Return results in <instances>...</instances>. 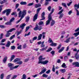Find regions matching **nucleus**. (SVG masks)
Wrapping results in <instances>:
<instances>
[{
  "label": "nucleus",
  "instance_id": "obj_1",
  "mask_svg": "<svg viewBox=\"0 0 79 79\" xmlns=\"http://www.w3.org/2000/svg\"><path fill=\"white\" fill-rule=\"evenodd\" d=\"M54 10H55V9H52L51 12L49 14L48 17V19L46 22V25H48L50 23V22L51 20L50 24L51 26H53L55 24V21L54 20H52V15H51L54 12Z\"/></svg>",
  "mask_w": 79,
  "mask_h": 79
},
{
  "label": "nucleus",
  "instance_id": "obj_2",
  "mask_svg": "<svg viewBox=\"0 0 79 79\" xmlns=\"http://www.w3.org/2000/svg\"><path fill=\"white\" fill-rule=\"evenodd\" d=\"M26 15V10H23L22 12V11L21 10H20V12L19 13V17L20 18L21 17V18L18 20V21H17L16 22V23L17 24H18L22 20V19L23 18L24 16Z\"/></svg>",
  "mask_w": 79,
  "mask_h": 79
},
{
  "label": "nucleus",
  "instance_id": "obj_3",
  "mask_svg": "<svg viewBox=\"0 0 79 79\" xmlns=\"http://www.w3.org/2000/svg\"><path fill=\"white\" fill-rule=\"evenodd\" d=\"M39 61L38 62V64H47L48 63V60H45L42 61V60H45V57L43 58L42 56H40L38 58Z\"/></svg>",
  "mask_w": 79,
  "mask_h": 79
},
{
  "label": "nucleus",
  "instance_id": "obj_4",
  "mask_svg": "<svg viewBox=\"0 0 79 79\" xmlns=\"http://www.w3.org/2000/svg\"><path fill=\"white\" fill-rule=\"evenodd\" d=\"M41 9H42V8H39L36 10V14H35V15L33 17V21H35V20L37 19V18L38 17V15L39 12H40V11Z\"/></svg>",
  "mask_w": 79,
  "mask_h": 79
},
{
  "label": "nucleus",
  "instance_id": "obj_5",
  "mask_svg": "<svg viewBox=\"0 0 79 79\" xmlns=\"http://www.w3.org/2000/svg\"><path fill=\"white\" fill-rule=\"evenodd\" d=\"M16 62H17V64H18L21 65V64H23V61H21V59L20 58H17L14 60V63H16Z\"/></svg>",
  "mask_w": 79,
  "mask_h": 79
},
{
  "label": "nucleus",
  "instance_id": "obj_6",
  "mask_svg": "<svg viewBox=\"0 0 79 79\" xmlns=\"http://www.w3.org/2000/svg\"><path fill=\"white\" fill-rule=\"evenodd\" d=\"M15 30H16L15 28H12L7 31V33L6 35V37H8L10 35V34H11V33H10L9 32H11L12 31H15Z\"/></svg>",
  "mask_w": 79,
  "mask_h": 79
},
{
  "label": "nucleus",
  "instance_id": "obj_7",
  "mask_svg": "<svg viewBox=\"0 0 79 79\" xmlns=\"http://www.w3.org/2000/svg\"><path fill=\"white\" fill-rule=\"evenodd\" d=\"M11 9H6L2 12V14H5L6 12V16H9L11 13Z\"/></svg>",
  "mask_w": 79,
  "mask_h": 79
},
{
  "label": "nucleus",
  "instance_id": "obj_8",
  "mask_svg": "<svg viewBox=\"0 0 79 79\" xmlns=\"http://www.w3.org/2000/svg\"><path fill=\"white\" fill-rule=\"evenodd\" d=\"M8 67L10 68V71L13 70V67L14 66V64L11 63H9L8 64Z\"/></svg>",
  "mask_w": 79,
  "mask_h": 79
},
{
  "label": "nucleus",
  "instance_id": "obj_9",
  "mask_svg": "<svg viewBox=\"0 0 79 79\" xmlns=\"http://www.w3.org/2000/svg\"><path fill=\"white\" fill-rule=\"evenodd\" d=\"M45 12H43L41 14V19H40V21H42V20H44L45 19Z\"/></svg>",
  "mask_w": 79,
  "mask_h": 79
},
{
  "label": "nucleus",
  "instance_id": "obj_10",
  "mask_svg": "<svg viewBox=\"0 0 79 79\" xmlns=\"http://www.w3.org/2000/svg\"><path fill=\"white\" fill-rule=\"evenodd\" d=\"M72 64L73 65H75V67H79V63L77 62H73Z\"/></svg>",
  "mask_w": 79,
  "mask_h": 79
},
{
  "label": "nucleus",
  "instance_id": "obj_11",
  "mask_svg": "<svg viewBox=\"0 0 79 79\" xmlns=\"http://www.w3.org/2000/svg\"><path fill=\"white\" fill-rule=\"evenodd\" d=\"M26 25V24L25 23H23V24H21L20 26L19 27L20 28H21V29L22 30L24 29V27Z\"/></svg>",
  "mask_w": 79,
  "mask_h": 79
},
{
  "label": "nucleus",
  "instance_id": "obj_12",
  "mask_svg": "<svg viewBox=\"0 0 79 79\" xmlns=\"http://www.w3.org/2000/svg\"><path fill=\"white\" fill-rule=\"evenodd\" d=\"M47 71V69L46 68H45L43 70H42L41 72L39 74H44V73H45V72Z\"/></svg>",
  "mask_w": 79,
  "mask_h": 79
},
{
  "label": "nucleus",
  "instance_id": "obj_13",
  "mask_svg": "<svg viewBox=\"0 0 79 79\" xmlns=\"http://www.w3.org/2000/svg\"><path fill=\"white\" fill-rule=\"evenodd\" d=\"M7 58H8L7 56H5L4 58L2 60V61L3 63H6V61H7Z\"/></svg>",
  "mask_w": 79,
  "mask_h": 79
},
{
  "label": "nucleus",
  "instance_id": "obj_14",
  "mask_svg": "<svg viewBox=\"0 0 79 79\" xmlns=\"http://www.w3.org/2000/svg\"><path fill=\"white\" fill-rule=\"evenodd\" d=\"M42 34H41L38 36L37 40H40L42 39Z\"/></svg>",
  "mask_w": 79,
  "mask_h": 79
},
{
  "label": "nucleus",
  "instance_id": "obj_15",
  "mask_svg": "<svg viewBox=\"0 0 79 79\" xmlns=\"http://www.w3.org/2000/svg\"><path fill=\"white\" fill-rule=\"evenodd\" d=\"M75 58L76 60H79V54L76 53L75 55Z\"/></svg>",
  "mask_w": 79,
  "mask_h": 79
},
{
  "label": "nucleus",
  "instance_id": "obj_16",
  "mask_svg": "<svg viewBox=\"0 0 79 79\" xmlns=\"http://www.w3.org/2000/svg\"><path fill=\"white\" fill-rule=\"evenodd\" d=\"M48 46H46L45 47L42 48L41 49H40V51H41V52H43V51H44V50H46L47 49Z\"/></svg>",
  "mask_w": 79,
  "mask_h": 79
},
{
  "label": "nucleus",
  "instance_id": "obj_17",
  "mask_svg": "<svg viewBox=\"0 0 79 79\" xmlns=\"http://www.w3.org/2000/svg\"><path fill=\"white\" fill-rule=\"evenodd\" d=\"M10 45H11V43H10V41H7V44L6 45V47H9V46H10Z\"/></svg>",
  "mask_w": 79,
  "mask_h": 79
},
{
  "label": "nucleus",
  "instance_id": "obj_18",
  "mask_svg": "<svg viewBox=\"0 0 79 79\" xmlns=\"http://www.w3.org/2000/svg\"><path fill=\"white\" fill-rule=\"evenodd\" d=\"M40 6H41V4H35V8H37L40 7Z\"/></svg>",
  "mask_w": 79,
  "mask_h": 79
},
{
  "label": "nucleus",
  "instance_id": "obj_19",
  "mask_svg": "<svg viewBox=\"0 0 79 79\" xmlns=\"http://www.w3.org/2000/svg\"><path fill=\"white\" fill-rule=\"evenodd\" d=\"M34 31H37V30H39V26L38 24H37L36 25V26L34 28Z\"/></svg>",
  "mask_w": 79,
  "mask_h": 79
},
{
  "label": "nucleus",
  "instance_id": "obj_20",
  "mask_svg": "<svg viewBox=\"0 0 79 79\" xmlns=\"http://www.w3.org/2000/svg\"><path fill=\"white\" fill-rule=\"evenodd\" d=\"M30 18V17H29V16H27L25 18V19H26L25 20L27 23H28L29 21Z\"/></svg>",
  "mask_w": 79,
  "mask_h": 79
},
{
  "label": "nucleus",
  "instance_id": "obj_21",
  "mask_svg": "<svg viewBox=\"0 0 79 79\" xmlns=\"http://www.w3.org/2000/svg\"><path fill=\"white\" fill-rule=\"evenodd\" d=\"M70 39H71L70 37L69 38L65 41H64V42H65V43H69L70 42Z\"/></svg>",
  "mask_w": 79,
  "mask_h": 79
},
{
  "label": "nucleus",
  "instance_id": "obj_22",
  "mask_svg": "<svg viewBox=\"0 0 79 79\" xmlns=\"http://www.w3.org/2000/svg\"><path fill=\"white\" fill-rule=\"evenodd\" d=\"M15 57V56L14 55H12L11 56V58H10V61H12V60H14Z\"/></svg>",
  "mask_w": 79,
  "mask_h": 79
},
{
  "label": "nucleus",
  "instance_id": "obj_23",
  "mask_svg": "<svg viewBox=\"0 0 79 79\" xmlns=\"http://www.w3.org/2000/svg\"><path fill=\"white\" fill-rule=\"evenodd\" d=\"M64 49V47H62L60 50L58 51V53H61L62 52H63Z\"/></svg>",
  "mask_w": 79,
  "mask_h": 79
},
{
  "label": "nucleus",
  "instance_id": "obj_24",
  "mask_svg": "<svg viewBox=\"0 0 79 79\" xmlns=\"http://www.w3.org/2000/svg\"><path fill=\"white\" fill-rule=\"evenodd\" d=\"M20 5H26L27 4V3L26 2H20Z\"/></svg>",
  "mask_w": 79,
  "mask_h": 79
},
{
  "label": "nucleus",
  "instance_id": "obj_25",
  "mask_svg": "<svg viewBox=\"0 0 79 79\" xmlns=\"http://www.w3.org/2000/svg\"><path fill=\"white\" fill-rule=\"evenodd\" d=\"M56 45H57L56 43H53V42L50 44V45H51V46H54V47H55Z\"/></svg>",
  "mask_w": 79,
  "mask_h": 79
},
{
  "label": "nucleus",
  "instance_id": "obj_26",
  "mask_svg": "<svg viewBox=\"0 0 79 79\" xmlns=\"http://www.w3.org/2000/svg\"><path fill=\"white\" fill-rule=\"evenodd\" d=\"M11 15H14L15 17H16L18 15V14H16V12H15L12 13Z\"/></svg>",
  "mask_w": 79,
  "mask_h": 79
},
{
  "label": "nucleus",
  "instance_id": "obj_27",
  "mask_svg": "<svg viewBox=\"0 0 79 79\" xmlns=\"http://www.w3.org/2000/svg\"><path fill=\"white\" fill-rule=\"evenodd\" d=\"M46 34V32H43L42 33V36L43 35L42 38L43 39H44L45 38V35Z\"/></svg>",
  "mask_w": 79,
  "mask_h": 79
},
{
  "label": "nucleus",
  "instance_id": "obj_28",
  "mask_svg": "<svg viewBox=\"0 0 79 79\" xmlns=\"http://www.w3.org/2000/svg\"><path fill=\"white\" fill-rule=\"evenodd\" d=\"M75 10H76V13H77L76 15L77 16H79V11L76 8H75Z\"/></svg>",
  "mask_w": 79,
  "mask_h": 79
},
{
  "label": "nucleus",
  "instance_id": "obj_29",
  "mask_svg": "<svg viewBox=\"0 0 79 79\" xmlns=\"http://www.w3.org/2000/svg\"><path fill=\"white\" fill-rule=\"evenodd\" d=\"M74 8H77V9H79V6L77 4H75L74 5Z\"/></svg>",
  "mask_w": 79,
  "mask_h": 79
},
{
  "label": "nucleus",
  "instance_id": "obj_30",
  "mask_svg": "<svg viewBox=\"0 0 79 79\" xmlns=\"http://www.w3.org/2000/svg\"><path fill=\"white\" fill-rule=\"evenodd\" d=\"M3 1H2L0 2V3L1 5H2L3 3H6V2H7L6 0H3Z\"/></svg>",
  "mask_w": 79,
  "mask_h": 79
},
{
  "label": "nucleus",
  "instance_id": "obj_31",
  "mask_svg": "<svg viewBox=\"0 0 79 79\" xmlns=\"http://www.w3.org/2000/svg\"><path fill=\"white\" fill-rule=\"evenodd\" d=\"M61 67L64 68H67V66H66V65L65 64V63L63 64L62 65H61Z\"/></svg>",
  "mask_w": 79,
  "mask_h": 79
},
{
  "label": "nucleus",
  "instance_id": "obj_32",
  "mask_svg": "<svg viewBox=\"0 0 79 79\" xmlns=\"http://www.w3.org/2000/svg\"><path fill=\"white\" fill-rule=\"evenodd\" d=\"M44 22L43 21H40L38 23V25L39 26H42V25H44Z\"/></svg>",
  "mask_w": 79,
  "mask_h": 79
},
{
  "label": "nucleus",
  "instance_id": "obj_33",
  "mask_svg": "<svg viewBox=\"0 0 79 79\" xmlns=\"http://www.w3.org/2000/svg\"><path fill=\"white\" fill-rule=\"evenodd\" d=\"M60 71L62 73H65V72H66V69H60Z\"/></svg>",
  "mask_w": 79,
  "mask_h": 79
},
{
  "label": "nucleus",
  "instance_id": "obj_34",
  "mask_svg": "<svg viewBox=\"0 0 79 79\" xmlns=\"http://www.w3.org/2000/svg\"><path fill=\"white\" fill-rule=\"evenodd\" d=\"M74 35H75V37H77V35H79V31L77 32L74 33L73 34Z\"/></svg>",
  "mask_w": 79,
  "mask_h": 79
},
{
  "label": "nucleus",
  "instance_id": "obj_35",
  "mask_svg": "<svg viewBox=\"0 0 79 79\" xmlns=\"http://www.w3.org/2000/svg\"><path fill=\"white\" fill-rule=\"evenodd\" d=\"M3 77H4V73H2L0 76V79H3Z\"/></svg>",
  "mask_w": 79,
  "mask_h": 79
},
{
  "label": "nucleus",
  "instance_id": "obj_36",
  "mask_svg": "<svg viewBox=\"0 0 79 79\" xmlns=\"http://www.w3.org/2000/svg\"><path fill=\"white\" fill-rule=\"evenodd\" d=\"M5 24L6 25H11L12 24V23H11V22H8L7 23H5Z\"/></svg>",
  "mask_w": 79,
  "mask_h": 79
},
{
  "label": "nucleus",
  "instance_id": "obj_37",
  "mask_svg": "<svg viewBox=\"0 0 79 79\" xmlns=\"http://www.w3.org/2000/svg\"><path fill=\"white\" fill-rule=\"evenodd\" d=\"M6 28V26L4 25H0V28H2V29H4V28Z\"/></svg>",
  "mask_w": 79,
  "mask_h": 79
},
{
  "label": "nucleus",
  "instance_id": "obj_38",
  "mask_svg": "<svg viewBox=\"0 0 79 79\" xmlns=\"http://www.w3.org/2000/svg\"><path fill=\"white\" fill-rule=\"evenodd\" d=\"M48 42H49V43H52V42H53V41L52 40V39L49 38V39L48 40Z\"/></svg>",
  "mask_w": 79,
  "mask_h": 79
},
{
  "label": "nucleus",
  "instance_id": "obj_39",
  "mask_svg": "<svg viewBox=\"0 0 79 79\" xmlns=\"http://www.w3.org/2000/svg\"><path fill=\"white\" fill-rule=\"evenodd\" d=\"M62 6H64L65 8H66L67 7V6H66V3L63 2L62 3Z\"/></svg>",
  "mask_w": 79,
  "mask_h": 79
},
{
  "label": "nucleus",
  "instance_id": "obj_40",
  "mask_svg": "<svg viewBox=\"0 0 79 79\" xmlns=\"http://www.w3.org/2000/svg\"><path fill=\"white\" fill-rule=\"evenodd\" d=\"M22 32H23V30H20V31L18 32L17 36H18L19 35H20V34H21L22 33Z\"/></svg>",
  "mask_w": 79,
  "mask_h": 79
},
{
  "label": "nucleus",
  "instance_id": "obj_41",
  "mask_svg": "<svg viewBox=\"0 0 79 79\" xmlns=\"http://www.w3.org/2000/svg\"><path fill=\"white\" fill-rule=\"evenodd\" d=\"M22 45H20L19 46H18L17 47V49H18L19 50H21L22 49Z\"/></svg>",
  "mask_w": 79,
  "mask_h": 79
},
{
  "label": "nucleus",
  "instance_id": "obj_42",
  "mask_svg": "<svg viewBox=\"0 0 79 79\" xmlns=\"http://www.w3.org/2000/svg\"><path fill=\"white\" fill-rule=\"evenodd\" d=\"M26 75L25 74H23L22 76V78L21 79H26Z\"/></svg>",
  "mask_w": 79,
  "mask_h": 79
},
{
  "label": "nucleus",
  "instance_id": "obj_43",
  "mask_svg": "<svg viewBox=\"0 0 79 79\" xmlns=\"http://www.w3.org/2000/svg\"><path fill=\"white\" fill-rule=\"evenodd\" d=\"M15 35H14L10 37L9 39L10 40H12V39H13V38H15Z\"/></svg>",
  "mask_w": 79,
  "mask_h": 79
},
{
  "label": "nucleus",
  "instance_id": "obj_44",
  "mask_svg": "<svg viewBox=\"0 0 79 79\" xmlns=\"http://www.w3.org/2000/svg\"><path fill=\"white\" fill-rule=\"evenodd\" d=\"M10 48L11 50H15L16 48V47L15 46H12L10 47Z\"/></svg>",
  "mask_w": 79,
  "mask_h": 79
},
{
  "label": "nucleus",
  "instance_id": "obj_45",
  "mask_svg": "<svg viewBox=\"0 0 79 79\" xmlns=\"http://www.w3.org/2000/svg\"><path fill=\"white\" fill-rule=\"evenodd\" d=\"M37 39V36H35L32 39V41H34V40H35Z\"/></svg>",
  "mask_w": 79,
  "mask_h": 79
},
{
  "label": "nucleus",
  "instance_id": "obj_46",
  "mask_svg": "<svg viewBox=\"0 0 79 79\" xmlns=\"http://www.w3.org/2000/svg\"><path fill=\"white\" fill-rule=\"evenodd\" d=\"M42 76L43 77H45L46 78H47L48 76L47 75H46L45 74H44Z\"/></svg>",
  "mask_w": 79,
  "mask_h": 79
},
{
  "label": "nucleus",
  "instance_id": "obj_47",
  "mask_svg": "<svg viewBox=\"0 0 79 79\" xmlns=\"http://www.w3.org/2000/svg\"><path fill=\"white\" fill-rule=\"evenodd\" d=\"M51 50H52V48H49L48 50L46 51L47 52H49L51 51Z\"/></svg>",
  "mask_w": 79,
  "mask_h": 79
},
{
  "label": "nucleus",
  "instance_id": "obj_48",
  "mask_svg": "<svg viewBox=\"0 0 79 79\" xmlns=\"http://www.w3.org/2000/svg\"><path fill=\"white\" fill-rule=\"evenodd\" d=\"M19 65H18L15 66L14 67H13V68H12L13 70L14 69H16V68H18L19 67Z\"/></svg>",
  "mask_w": 79,
  "mask_h": 79
},
{
  "label": "nucleus",
  "instance_id": "obj_49",
  "mask_svg": "<svg viewBox=\"0 0 79 79\" xmlns=\"http://www.w3.org/2000/svg\"><path fill=\"white\" fill-rule=\"evenodd\" d=\"M63 11H64L63 9H62L59 12V13H58V15H61V13H63Z\"/></svg>",
  "mask_w": 79,
  "mask_h": 79
},
{
  "label": "nucleus",
  "instance_id": "obj_50",
  "mask_svg": "<svg viewBox=\"0 0 79 79\" xmlns=\"http://www.w3.org/2000/svg\"><path fill=\"white\" fill-rule=\"evenodd\" d=\"M49 4V2L48 1H45L44 5L45 6H47Z\"/></svg>",
  "mask_w": 79,
  "mask_h": 79
},
{
  "label": "nucleus",
  "instance_id": "obj_51",
  "mask_svg": "<svg viewBox=\"0 0 79 79\" xmlns=\"http://www.w3.org/2000/svg\"><path fill=\"white\" fill-rule=\"evenodd\" d=\"M52 71L53 72L55 73V65H53V67L52 68Z\"/></svg>",
  "mask_w": 79,
  "mask_h": 79
},
{
  "label": "nucleus",
  "instance_id": "obj_52",
  "mask_svg": "<svg viewBox=\"0 0 79 79\" xmlns=\"http://www.w3.org/2000/svg\"><path fill=\"white\" fill-rule=\"evenodd\" d=\"M11 74H10L8 76H7L6 77V79H10V77H11Z\"/></svg>",
  "mask_w": 79,
  "mask_h": 79
},
{
  "label": "nucleus",
  "instance_id": "obj_53",
  "mask_svg": "<svg viewBox=\"0 0 79 79\" xmlns=\"http://www.w3.org/2000/svg\"><path fill=\"white\" fill-rule=\"evenodd\" d=\"M3 33L1 34L0 35V40L3 39Z\"/></svg>",
  "mask_w": 79,
  "mask_h": 79
},
{
  "label": "nucleus",
  "instance_id": "obj_54",
  "mask_svg": "<svg viewBox=\"0 0 79 79\" xmlns=\"http://www.w3.org/2000/svg\"><path fill=\"white\" fill-rule=\"evenodd\" d=\"M31 34V32H29L27 34H25L24 35V37H26V36H27L28 35H29Z\"/></svg>",
  "mask_w": 79,
  "mask_h": 79
},
{
  "label": "nucleus",
  "instance_id": "obj_55",
  "mask_svg": "<svg viewBox=\"0 0 79 79\" xmlns=\"http://www.w3.org/2000/svg\"><path fill=\"white\" fill-rule=\"evenodd\" d=\"M51 8H52V6H48V11H50L51 10Z\"/></svg>",
  "mask_w": 79,
  "mask_h": 79
},
{
  "label": "nucleus",
  "instance_id": "obj_56",
  "mask_svg": "<svg viewBox=\"0 0 79 79\" xmlns=\"http://www.w3.org/2000/svg\"><path fill=\"white\" fill-rule=\"evenodd\" d=\"M68 59V57L67 56H66L64 57V60L65 61H66Z\"/></svg>",
  "mask_w": 79,
  "mask_h": 79
},
{
  "label": "nucleus",
  "instance_id": "obj_57",
  "mask_svg": "<svg viewBox=\"0 0 79 79\" xmlns=\"http://www.w3.org/2000/svg\"><path fill=\"white\" fill-rule=\"evenodd\" d=\"M63 14H61L59 17V19H61V18H63Z\"/></svg>",
  "mask_w": 79,
  "mask_h": 79
},
{
  "label": "nucleus",
  "instance_id": "obj_58",
  "mask_svg": "<svg viewBox=\"0 0 79 79\" xmlns=\"http://www.w3.org/2000/svg\"><path fill=\"white\" fill-rule=\"evenodd\" d=\"M15 20V18L13 17L10 20V23H12L13 21Z\"/></svg>",
  "mask_w": 79,
  "mask_h": 79
},
{
  "label": "nucleus",
  "instance_id": "obj_59",
  "mask_svg": "<svg viewBox=\"0 0 79 79\" xmlns=\"http://www.w3.org/2000/svg\"><path fill=\"white\" fill-rule=\"evenodd\" d=\"M29 28H30V27H26V29L25 30V32H27V31H28V30H29Z\"/></svg>",
  "mask_w": 79,
  "mask_h": 79
},
{
  "label": "nucleus",
  "instance_id": "obj_60",
  "mask_svg": "<svg viewBox=\"0 0 79 79\" xmlns=\"http://www.w3.org/2000/svg\"><path fill=\"white\" fill-rule=\"evenodd\" d=\"M33 5H34V3H29L28 4V5H27V6H32Z\"/></svg>",
  "mask_w": 79,
  "mask_h": 79
},
{
  "label": "nucleus",
  "instance_id": "obj_61",
  "mask_svg": "<svg viewBox=\"0 0 79 79\" xmlns=\"http://www.w3.org/2000/svg\"><path fill=\"white\" fill-rule=\"evenodd\" d=\"M29 60V57L27 59H26L25 60L24 62H27Z\"/></svg>",
  "mask_w": 79,
  "mask_h": 79
},
{
  "label": "nucleus",
  "instance_id": "obj_62",
  "mask_svg": "<svg viewBox=\"0 0 79 79\" xmlns=\"http://www.w3.org/2000/svg\"><path fill=\"white\" fill-rule=\"evenodd\" d=\"M55 51H52L51 52V53L52 55H55Z\"/></svg>",
  "mask_w": 79,
  "mask_h": 79
},
{
  "label": "nucleus",
  "instance_id": "obj_63",
  "mask_svg": "<svg viewBox=\"0 0 79 79\" xmlns=\"http://www.w3.org/2000/svg\"><path fill=\"white\" fill-rule=\"evenodd\" d=\"M61 44H60L59 45L58 47L57 48V49L58 50H59V49H60V48H61Z\"/></svg>",
  "mask_w": 79,
  "mask_h": 79
},
{
  "label": "nucleus",
  "instance_id": "obj_64",
  "mask_svg": "<svg viewBox=\"0 0 79 79\" xmlns=\"http://www.w3.org/2000/svg\"><path fill=\"white\" fill-rule=\"evenodd\" d=\"M50 69H49L46 72V74H49V73H50Z\"/></svg>",
  "mask_w": 79,
  "mask_h": 79
}]
</instances>
